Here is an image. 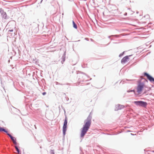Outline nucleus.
I'll list each match as a JSON object with an SVG mask.
<instances>
[{
    "label": "nucleus",
    "instance_id": "1",
    "mask_svg": "<svg viewBox=\"0 0 154 154\" xmlns=\"http://www.w3.org/2000/svg\"><path fill=\"white\" fill-rule=\"evenodd\" d=\"M149 88L146 87L145 84L143 82H141L140 81H138V84L136 88V93L134 90H131V91H127L128 92L130 91L134 92L135 94L139 95L141 94L143 91V94H145L147 91H149Z\"/></svg>",
    "mask_w": 154,
    "mask_h": 154
},
{
    "label": "nucleus",
    "instance_id": "2",
    "mask_svg": "<svg viewBox=\"0 0 154 154\" xmlns=\"http://www.w3.org/2000/svg\"><path fill=\"white\" fill-rule=\"evenodd\" d=\"M91 123V117L89 116L85 121V123L82 128L81 136L83 137L90 128Z\"/></svg>",
    "mask_w": 154,
    "mask_h": 154
},
{
    "label": "nucleus",
    "instance_id": "3",
    "mask_svg": "<svg viewBox=\"0 0 154 154\" xmlns=\"http://www.w3.org/2000/svg\"><path fill=\"white\" fill-rule=\"evenodd\" d=\"M67 119L66 117L64 121V122L63 127V131L64 135L65 134L67 130Z\"/></svg>",
    "mask_w": 154,
    "mask_h": 154
},
{
    "label": "nucleus",
    "instance_id": "4",
    "mask_svg": "<svg viewBox=\"0 0 154 154\" xmlns=\"http://www.w3.org/2000/svg\"><path fill=\"white\" fill-rule=\"evenodd\" d=\"M134 103L137 105L142 107H146L147 105V103L143 101H135Z\"/></svg>",
    "mask_w": 154,
    "mask_h": 154
},
{
    "label": "nucleus",
    "instance_id": "5",
    "mask_svg": "<svg viewBox=\"0 0 154 154\" xmlns=\"http://www.w3.org/2000/svg\"><path fill=\"white\" fill-rule=\"evenodd\" d=\"M144 76H146L147 79L150 82L154 83V79L151 76L146 72L144 73Z\"/></svg>",
    "mask_w": 154,
    "mask_h": 154
},
{
    "label": "nucleus",
    "instance_id": "6",
    "mask_svg": "<svg viewBox=\"0 0 154 154\" xmlns=\"http://www.w3.org/2000/svg\"><path fill=\"white\" fill-rule=\"evenodd\" d=\"M129 60L128 56H126L123 57L121 60V62L122 63H124L127 62Z\"/></svg>",
    "mask_w": 154,
    "mask_h": 154
},
{
    "label": "nucleus",
    "instance_id": "7",
    "mask_svg": "<svg viewBox=\"0 0 154 154\" xmlns=\"http://www.w3.org/2000/svg\"><path fill=\"white\" fill-rule=\"evenodd\" d=\"M7 134L10 137L11 139L13 141V143L14 144L16 145L17 143L16 141V138L15 137H13L11 135H10V134H9L8 133H7Z\"/></svg>",
    "mask_w": 154,
    "mask_h": 154
},
{
    "label": "nucleus",
    "instance_id": "8",
    "mask_svg": "<svg viewBox=\"0 0 154 154\" xmlns=\"http://www.w3.org/2000/svg\"><path fill=\"white\" fill-rule=\"evenodd\" d=\"M0 131H4L6 133H7L8 131H6L4 128L0 127Z\"/></svg>",
    "mask_w": 154,
    "mask_h": 154
},
{
    "label": "nucleus",
    "instance_id": "9",
    "mask_svg": "<svg viewBox=\"0 0 154 154\" xmlns=\"http://www.w3.org/2000/svg\"><path fill=\"white\" fill-rule=\"evenodd\" d=\"M72 22L73 27L75 29H77V26L75 24V23L74 21H72Z\"/></svg>",
    "mask_w": 154,
    "mask_h": 154
},
{
    "label": "nucleus",
    "instance_id": "10",
    "mask_svg": "<svg viewBox=\"0 0 154 154\" xmlns=\"http://www.w3.org/2000/svg\"><path fill=\"white\" fill-rule=\"evenodd\" d=\"M2 15L3 18H4L5 19H6L7 16V14L6 13L3 12V13L2 14Z\"/></svg>",
    "mask_w": 154,
    "mask_h": 154
},
{
    "label": "nucleus",
    "instance_id": "11",
    "mask_svg": "<svg viewBox=\"0 0 154 154\" xmlns=\"http://www.w3.org/2000/svg\"><path fill=\"white\" fill-rule=\"evenodd\" d=\"M15 149H16L18 153H19V149H18V147L16 146H15Z\"/></svg>",
    "mask_w": 154,
    "mask_h": 154
},
{
    "label": "nucleus",
    "instance_id": "12",
    "mask_svg": "<svg viewBox=\"0 0 154 154\" xmlns=\"http://www.w3.org/2000/svg\"><path fill=\"white\" fill-rule=\"evenodd\" d=\"M46 94V93L45 92H43L42 93V94L43 95H45V94Z\"/></svg>",
    "mask_w": 154,
    "mask_h": 154
},
{
    "label": "nucleus",
    "instance_id": "13",
    "mask_svg": "<svg viewBox=\"0 0 154 154\" xmlns=\"http://www.w3.org/2000/svg\"><path fill=\"white\" fill-rule=\"evenodd\" d=\"M9 31L10 32H13V30H12V29L10 30H9Z\"/></svg>",
    "mask_w": 154,
    "mask_h": 154
},
{
    "label": "nucleus",
    "instance_id": "14",
    "mask_svg": "<svg viewBox=\"0 0 154 154\" xmlns=\"http://www.w3.org/2000/svg\"><path fill=\"white\" fill-rule=\"evenodd\" d=\"M122 54H120V55H119V57H120V56H122Z\"/></svg>",
    "mask_w": 154,
    "mask_h": 154
}]
</instances>
